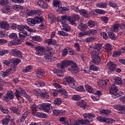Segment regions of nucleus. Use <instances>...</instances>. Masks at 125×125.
<instances>
[{
	"label": "nucleus",
	"instance_id": "obj_1",
	"mask_svg": "<svg viewBox=\"0 0 125 125\" xmlns=\"http://www.w3.org/2000/svg\"><path fill=\"white\" fill-rule=\"evenodd\" d=\"M18 30L20 33L19 37L21 40H24L25 38L29 37L28 33L25 30L28 31V32H30V33H34V32H35V30L30 28V27L26 25H19L18 26Z\"/></svg>",
	"mask_w": 125,
	"mask_h": 125
},
{
	"label": "nucleus",
	"instance_id": "obj_2",
	"mask_svg": "<svg viewBox=\"0 0 125 125\" xmlns=\"http://www.w3.org/2000/svg\"><path fill=\"white\" fill-rule=\"evenodd\" d=\"M69 66H71L68 68V70L72 74H78L79 73V67L78 65L73 61H69Z\"/></svg>",
	"mask_w": 125,
	"mask_h": 125
},
{
	"label": "nucleus",
	"instance_id": "obj_3",
	"mask_svg": "<svg viewBox=\"0 0 125 125\" xmlns=\"http://www.w3.org/2000/svg\"><path fill=\"white\" fill-rule=\"evenodd\" d=\"M15 96H23L26 98L29 97V95L26 94V91L21 87L18 88L15 92Z\"/></svg>",
	"mask_w": 125,
	"mask_h": 125
},
{
	"label": "nucleus",
	"instance_id": "obj_4",
	"mask_svg": "<svg viewBox=\"0 0 125 125\" xmlns=\"http://www.w3.org/2000/svg\"><path fill=\"white\" fill-rule=\"evenodd\" d=\"M36 52L35 54L39 56H42L43 55L45 52V50H47L45 49V47L43 46H37L35 47Z\"/></svg>",
	"mask_w": 125,
	"mask_h": 125
},
{
	"label": "nucleus",
	"instance_id": "obj_5",
	"mask_svg": "<svg viewBox=\"0 0 125 125\" xmlns=\"http://www.w3.org/2000/svg\"><path fill=\"white\" fill-rule=\"evenodd\" d=\"M14 99V94L11 90H9L6 92V96H3V100L6 102H8L10 100Z\"/></svg>",
	"mask_w": 125,
	"mask_h": 125
},
{
	"label": "nucleus",
	"instance_id": "obj_6",
	"mask_svg": "<svg viewBox=\"0 0 125 125\" xmlns=\"http://www.w3.org/2000/svg\"><path fill=\"white\" fill-rule=\"evenodd\" d=\"M71 18L70 16L64 15L61 17L60 22L62 23V26L67 24V21H68L69 24L71 25Z\"/></svg>",
	"mask_w": 125,
	"mask_h": 125
},
{
	"label": "nucleus",
	"instance_id": "obj_7",
	"mask_svg": "<svg viewBox=\"0 0 125 125\" xmlns=\"http://www.w3.org/2000/svg\"><path fill=\"white\" fill-rule=\"evenodd\" d=\"M92 58L93 61L90 62V64H92V63L97 64L100 62V57L98 55V52H94L92 56Z\"/></svg>",
	"mask_w": 125,
	"mask_h": 125
},
{
	"label": "nucleus",
	"instance_id": "obj_8",
	"mask_svg": "<svg viewBox=\"0 0 125 125\" xmlns=\"http://www.w3.org/2000/svg\"><path fill=\"white\" fill-rule=\"evenodd\" d=\"M84 118V121L87 124L90 123V122H93V118L95 117V115L92 114L91 113H84L83 114Z\"/></svg>",
	"mask_w": 125,
	"mask_h": 125
},
{
	"label": "nucleus",
	"instance_id": "obj_9",
	"mask_svg": "<svg viewBox=\"0 0 125 125\" xmlns=\"http://www.w3.org/2000/svg\"><path fill=\"white\" fill-rule=\"evenodd\" d=\"M70 61H62L61 63H57V67L58 69H62L64 70L65 68L69 66V62Z\"/></svg>",
	"mask_w": 125,
	"mask_h": 125
},
{
	"label": "nucleus",
	"instance_id": "obj_10",
	"mask_svg": "<svg viewBox=\"0 0 125 125\" xmlns=\"http://www.w3.org/2000/svg\"><path fill=\"white\" fill-rule=\"evenodd\" d=\"M39 96L44 100L49 99V93L47 90H41Z\"/></svg>",
	"mask_w": 125,
	"mask_h": 125
},
{
	"label": "nucleus",
	"instance_id": "obj_11",
	"mask_svg": "<svg viewBox=\"0 0 125 125\" xmlns=\"http://www.w3.org/2000/svg\"><path fill=\"white\" fill-rule=\"evenodd\" d=\"M50 106H51V105L49 104H42L41 105L38 106V109H39V110H43L44 112L48 113L50 110Z\"/></svg>",
	"mask_w": 125,
	"mask_h": 125
},
{
	"label": "nucleus",
	"instance_id": "obj_12",
	"mask_svg": "<svg viewBox=\"0 0 125 125\" xmlns=\"http://www.w3.org/2000/svg\"><path fill=\"white\" fill-rule=\"evenodd\" d=\"M107 65L108 67V72L110 73L114 72V71H116V69H117V64L111 62H107Z\"/></svg>",
	"mask_w": 125,
	"mask_h": 125
},
{
	"label": "nucleus",
	"instance_id": "obj_13",
	"mask_svg": "<svg viewBox=\"0 0 125 125\" xmlns=\"http://www.w3.org/2000/svg\"><path fill=\"white\" fill-rule=\"evenodd\" d=\"M11 53L14 57L17 58H22V53L17 49H14L11 50Z\"/></svg>",
	"mask_w": 125,
	"mask_h": 125
},
{
	"label": "nucleus",
	"instance_id": "obj_14",
	"mask_svg": "<svg viewBox=\"0 0 125 125\" xmlns=\"http://www.w3.org/2000/svg\"><path fill=\"white\" fill-rule=\"evenodd\" d=\"M10 62L14 65L12 69H15L17 67L16 66L21 62V60L18 58H13L10 60Z\"/></svg>",
	"mask_w": 125,
	"mask_h": 125
},
{
	"label": "nucleus",
	"instance_id": "obj_15",
	"mask_svg": "<svg viewBox=\"0 0 125 125\" xmlns=\"http://www.w3.org/2000/svg\"><path fill=\"white\" fill-rule=\"evenodd\" d=\"M71 25H76V21L80 20V16L78 15H74L72 17L70 16Z\"/></svg>",
	"mask_w": 125,
	"mask_h": 125
},
{
	"label": "nucleus",
	"instance_id": "obj_16",
	"mask_svg": "<svg viewBox=\"0 0 125 125\" xmlns=\"http://www.w3.org/2000/svg\"><path fill=\"white\" fill-rule=\"evenodd\" d=\"M75 79L70 76L65 77L63 79V84H69L70 83H73Z\"/></svg>",
	"mask_w": 125,
	"mask_h": 125
},
{
	"label": "nucleus",
	"instance_id": "obj_17",
	"mask_svg": "<svg viewBox=\"0 0 125 125\" xmlns=\"http://www.w3.org/2000/svg\"><path fill=\"white\" fill-rule=\"evenodd\" d=\"M53 55L51 52H47L44 55V58L47 62H51V61H52Z\"/></svg>",
	"mask_w": 125,
	"mask_h": 125
},
{
	"label": "nucleus",
	"instance_id": "obj_18",
	"mask_svg": "<svg viewBox=\"0 0 125 125\" xmlns=\"http://www.w3.org/2000/svg\"><path fill=\"white\" fill-rule=\"evenodd\" d=\"M12 72V68H8L5 71L2 72V78H6V77H8L9 75H11Z\"/></svg>",
	"mask_w": 125,
	"mask_h": 125
},
{
	"label": "nucleus",
	"instance_id": "obj_19",
	"mask_svg": "<svg viewBox=\"0 0 125 125\" xmlns=\"http://www.w3.org/2000/svg\"><path fill=\"white\" fill-rule=\"evenodd\" d=\"M79 13L84 18H89V13L85 9H81L79 11Z\"/></svg>",
	"mask_w": 125,
	"mask_h": 125
},
{
	"label": "nucleus",
	"instance_id": "obj_20",
	"mask_svg": "<svg viewBox=\"0 0 125 125\" xmlns=\"http://www.w3.org/2000/svg\"><path fill=\"white\" fill-rule=\"evenodd\" d=\"M0 28L4 29V30H9V24L5 21L0 22Z\"/></svg>",
	"mask_w": 125,
	"mask_h": 125
},
{
	"label": "nucleus",
	"instance_id": "obj_21",
	"mask_svg": "<svg viewBox=\"0 0 125 125\" xmlns=\"http://www.w3.org/2000/svg\"><path fill=\"white\" fill-rule=\"evenodd\" d=\"M54 116H62L65 114V111L62 110L55 109L53 111Z\"/></svg>",
	"mask_w": 125,
	"mask_h": 125
},
{
	"label": "nucleus",
	"instance_id": "obj_22",
	"mask_svg": "<svg viewBox=\"0 0 125 125\" xmlns=\"http://www.w3.org/2000/svg\"><path fill=\"white\" fill-rule=\"evenodd\" d=\"M77 28L82 32H85V31H86V29H87V25L85 23H81L78 25Z\"/></svg>",
	"mask_w": 125,
	"mask_h": 125
},
{
	"label": "nucleus",
	"instance_id": "obj_23",
	"mask_svg": "<svg viewBox=\"0 0 125 125\" xmlns=\"http://www.w3.org/2000/svg\"><path fill=\"white\" fill-rule=\"evenodd\" d=\"M44 76V71L42 69H39L36 71V77L39 79H42Z\"/></svg>",
	"mask_w": 125,
	"mask_h": 125
},
{
	"label": "nucleus",
	"instance_id": "obj_24",
	"mask_svg": "<svg viewBox=\"0 0 125 125\" xmlns=\"http://www.w3.org/2000/svg\"><path fill=\"white\" fill-rule=\"evenodd\" d=\"M10 119H11V117L10 115H7L6 116L5 118L1 120V123L3 125H8V123H9V121H10Z\"/></svg>",
	"mask_w": 125,
	"mask_h": 125
},
{
	"label": "nucleus",
	"instance_id": "obj_25",
	"mask_svg": "<svg viewBox=\"0 0 125 125\" xmlns=\"http://www.w3.org/2000/svg\"><path fill=\"white\" fill-rule=\"evenodd\" d=\"M48 20L51 24L54 23V22H55V20H56L55 16L51 13L49 14L48 15Z\"/></svg>",
	"mask_w": 125,
	"mask_h": 125
},
{
	"label": "nucleus",
	"instance_id": "obj_26",
	"mask_svg": "<svg viewBox=\"0 0 125 125\" xmlns=\"http://www.w3.org/2000/svg\"><path fill=\"white\" fill-rule=\"evenodd\" d=\"M115 84H118V85H122L123 84V81L122 79L119 77H116L113 78Z\"/></svg>",
	"mask_w": 125,
	"mask_h": 125
},
{
	"label": "nucleus",
	"instance_id": "obj_27",
	"mask_svg": "<svg viewBox=\"0 0 125 125\" xmlns=\"http://www.w3.org/2000/svg\"><path fill=\"white\" fill-rule=\"evenodd\" d=\"M77 104L78 106H79V107H81V108H83L84 109L86 107V102L84 100L78 101Z\"/></svg>",
	"mask_w": 125,
	"mask_h": 125
},
{
	"label": "nucleus",
	"instance_id": "obj_28",
	"mask_svg": "<svg viewBox=\"0 0 125 125\" xmlns=\"http://www.w3.org/2000/svg\"><path fill=\"white\" fill-rule=\"evenodd\" d=\"M38 4L42 8H44L45 9H46L48 6V5L46 4V3L42 0H39L38 1Z\"/></svg>",
	"mask_w": 125,
	"mask_h": 125
},
{
	"label": "nucleus",
	"instance_id": "obj_29",
	"mask_svg": "<svg viewBox=\"0 0 125 125\" xmlns=\"http://www.w3.org/2000/svg\"><path fill=\"white\" fill-rule=\"evenodd\" d=\"M45 42L46 43H47V44H52V45H54L55 44H56L57 42L55 40H52V38L46 39L45 41Z\"/></svg>",
	"mask_w": 125,
	"mask_h": 125
},
{
	"label": "nucleus",
	"instance_id": "obj_30",
	"mask_svg": "<svg viewBox=\"0 0 125 125\" xmlns=\"http://www.w3.org/2000/svg\"><path fill=\"white\" fill-rule=\"evenodd\" d=\"M118 91V87L115 84H112L109 88V92L111 94L114 93V92H117Z\"/></svg>",
	"mask_w": 125,
	"mask_h": 125
},
{
	"label": "nucleus",
	"instance_id": "obj_31",
	"mask_svg": "<svg viewBox=\"0 0 125 125\" xmlns=\"http://www.w3.org/2000/svg\"><path fill=\"white\" fill-rule=\"evenodd\" d=\"M85 88L86 91H87V92H89V93H93V92H94V90L93 89V88H92L91 86L88 85V84L85 85Z\"/></svg>",
	"mask_w": 125,
	"mask_h": 125
},
{
	"label": "nucleus",
	"instance_id": "obj_32",
	"mask_svg": "<svg viewBox=\"0 0 125 125\" xmlns=\"http://www.w3.org/2000/svg\"><path fill=\"white\" fill-rule=\"evenodd\" d=\"M28 117V112H23L22 113L21 117L20 119V122L21 123H23L25 120H26V118Z\"/></svg>",
	"mask_w": 125,
	"mask_h": 125
},
{
	"label": "nucleus",
	"instance_id": "obj_33",
	"mask_svg": "<svg viewBox=\"0 0 125 125\" xmlns=\"http://www.w3.org/2000/svg\"><path fill=\"white\" fill-rule=\"evenodd\" d=\"M60 93L62 95L64 98H67V97H68V93L67 92V91L65 90V89L64 88L60 89Z\"/></svg>",
	"mask_w": 125,
	"mask_h": 125
},
{
	"label": "nucleus",
	"instance_id": "obj_34",
	"mask_svg": "<svg viewBox=\"0 0 125 125\" xmlns=\"http://www.w3.org/2000/svg\"><path fill=\"white\" fill-rule=\"evenodd\" d=\"M97 7L99 8H106L107 7V3L106 2H100L96 4Z\"/></svg>",
	"mask_w": 125,
	"mask_h": 125
},
{
	"label": "nucleus",
	"instance_id": "obj_35",
	"mask_svg": "<svg viewBox=\"0 0 125 125\" xmlns=\"http://www.w3.org/2000/svg\"><path fill=\"white\" fill-rule=\"evenodd\" d=\"M97 33V31H96V30H90L86 32V35H87V36H95V35H96Z\"/></svg>",
	"mask_w": 125,
	"mask_h": 125
},
{
	"label": "nucleus",
	"instance_id": "obj_36",
	"mask_svg": "<svg viewBox=\"0 0 125 125\" xmlns=\"http://www.w3.org/2000/svg\"><path fill=\"white\" fill-rule=\"evenodd\" d=\"M55 106H59L62 104V99L60 98H57L55 99L54 102Z\"/></svg>",
	"mask_w": 125,
	"mask_h": 125
},
{
	"label": "nucleus",
	"instance_id": "obj_37",
	"mask_svg": "<svg viewBox=\"0 0 125 125\" xmlns=\"http://www.w3.org/2000/svg\"><path fill=\"white\" fill-rule=\"evenodd\" d=\"M10 110L12 113H14L16 115H20V111L16 107H12L10 108Z\"/></svg>",
	"mask_w": 125,
	"mask_h": 125
},
{
	"label": "nucleus",
	"instance_id": "obj_38",
	"mask_svg": "<svg viewBox=\"0 0 125 125\" xmlns=\"http://www.w3.org/2000/svg\"><path fill=\"white\" fill-rule=\"evenodd\" d=\"M0 109L3 114H8V113H9V110L8 109L2 105H0Z\"/></svg>",
	"mask_w": 125,
	"mask_h": 125
},
{
	"label": "nucleus",
	"instance_id": "obj_39",
	"mask_svg": "<svg viewBox=\"0 0 125 125\" xmlns=\"http://www.w3.org/2000/svg\"><path fill=\"white\" fill-rule=\"evenodd\" d=\"M107 83H107V82L105 80H100L99 83V86H101V87L102 88H104V87H105Z\"/></svg>",
	"mask_w": 125,
	"mask_h": 125
},
{
	"label": "nucleus",
	"instance_id": "obj_40",
	"mask_svg": "<svg viewBox=\"0 0 125 125\" xmlns=\"http://www.w3.org/2000/svg\"><path fill=\"white\" fill-rule=\"evenodd\" d=\"M62 27H63V31H65V32L71 31V26L68 24H63V25H62Z\"/></svg>",
	"mask_w": 125,
	"mask_h": 125
},
{
	"label": "nucleus",
	"instance_id": "obj_41",
	"mask_svg": "<svg viewBox=\"0 0 125 125\" xmlns=\"http://www.w3.org/2000/svg\"><path fill=\"white\" fill-rule=\"evenodd\" d=\"M102 46H103L102 43H97L95 44L94 47L95 49L97 50V51L100 52L101 51V50H102Z\"/></svg>",
	"mask_w": 125,
	"mask_h": 125
},
{
	"label": "nucleus",
	"instance_id": "obj_42",
	"mask_svg": "<svg viewBox=\"0 0 125 125\" xmlns=\"http://www.w3.org/2000/svg\"><path fill=\"white\" fill-rule=\"evenodd\" d=\"M27 22L28 25H30V26H35V25H36V21H35V19L31 18L28 19L27 20Z\"/></svg>",
	"mask_w": 125,
	"mask_h": 125
},
{
	"label": "nucleus",
	"instance_id": "obj_43",
	"mask_svg": "<svg viewBox=\"0 0 125 125\" xmlns=\"http://www.w3.org/2000/svg\"><path fill=\"white\" fill-rule=\"evenodd\" d=\"M52 83L53 85H54L56 88H60V89H61L60 88H61V85L58 83L57 80H53Z\"/></svg>",
	"mask_w": 125,
	"mask_h": 125
},
{
	"label": "nucleus",
	"instance_id": "obj_44",
	"mask_svg": "<svg viewBox=\"0 0 125 125\" xmlns=\"http://www.w3.org/2000/svg\"><path fill=\"white\" fill-rule=\"evenodd\" d=\"M104 48L107 50V51H110L113 49V46L111 44L107 43L104 45Z\"/></svg>",
	"mask_w": 125,
	"mask_h": 125
},
{
	"label": "nucleus",
	"instance_id": "obj_45",
	"mask_svg": "<svg viewBox=\"0 0 125 125\" xmlns=\"http://www.w3.org/2000/svg\"><path fill=\"white\" fill-rule=\"evenodd\" d=\"M60 0H54L53 1V5L54 7H60Z\"/></svg>",
	"mask_w": 125,
	"mask_h": 125
},
{
	"label": "nucleus",
	"instance_id": "obj_46",
	"mask_svg": "<svg viewBox=\"0 0 125 125\" xmlns=\"http://www.w3.org/2000/svg\"><path fill=\"white\" fill-rule=\"evenodd\" d=\"M122 54V51H114L112 53L113 57L116 58V57H119L120 55Z\"/></svg>",
	"mask_w": 125,
	"mask_h": 125
},
{
	"label": "nucleus",
	"instance_id": "obj_47",
	"mask_svg": "<svg viewBox=\"0 0 125 125\" xmlns=\"http://www.w3.org/2000/svg\"><path fill=\"white\" fill-rule=\"evenodd\" d=\"M108 35L109 38H110V39H111V40H116V39H117V37H116V35L112 32H108Z\"/></svg>",
	"mask_w": 125,
	"mask_h": 125
},
{
	"label": "nucleus",
	"instance_id": "obj_48",
	"mask_svg": "<svg viewBox=\"0 0 125 125\" xmlns=\"http://www.w3.org/2000/svg\"><path fill=\"white\" fill-rule=\"evenodd\" d=\"M34 20L35 21L36 24H40V23H42L43 21L42 18L36 17V18H34Z\"/></svg>",
	"mask_w": 125,
	"mask_h": 125
},
{
	"label": "nucleus",
	"instance_id": "obj_49",
	"mask_svg": "<svg viewBox=\"0 0 125 125\" xmlns=\"http://www.w3.org/2000/svg\"><path fill=\"white\" fill-rule=\"evenodd\" d=\"M96 25V22L93 21H89L88 22V26L90 27V28H93V27H95Z\"/></svg>",
	"mask_w": 125,
	"mask_h": 125
},
{
	"label": "nucleus",
	"instance_id": "obj_50",
	"mask_svg": "<svg viewBox=\"0 0 125 125\" xmlns=\"http://www.w3.org/2000/svg\"><path fill=\"white\" fill-rule=\"evenodd\" d=\"M9 53V50L4 49L0 50V56H3L5 54H8Z\"/></svg>",
	"mask_w": 125,
	"mask_h": 125
},
{
	"label": "nucleus",
	"instance_id": "obj_51",
	"mask_svg": "<svg viewBox=\"0 0 125 125\" xmlns=\"http://www.w3.org/2000/svg\"><path fill=\"white\" fill-rule=\"evenodd\" d=\"M31 110L32 111V114L33 115H35L36 113H37V106H36V104H32L30 106Z\"/></svg>",
	"mask_w": 125,
	"mask_h": 125
},
{
	"label": "nucleus",
	"instance_id": "obj_52",
	"mask_svg": "<svg viewBox=\"0 0 125 125\" xmlns=\"http://www.w3.org/2000/svg\"><path fill=\"white\" fill-rule=\"evenodd\" d=\"M118 29H119V24H115L111 27V31L112 32H117Z\"/></svg>",
	"mask_w": 125,
	"mask_h": 125
},
{
	"label": "nucleus",
	"instance_id": "obj_53",
	"mask_svg": "<svg viewBox=\"0 0 125 125\" xmlns=\"http://www.w3.org/2000/svg\"><path fill=\"white\" fill-rule=\"evenodd\" d=\"M100 20L104 22V23L107 24V23H108V21H109V18L105 16H103L100 18Z\"/></svg>",
	"mask_w": 125,
	"mask_h": 125
},
{
	"label": "nucleus",
	"instance_id": "obj_54",
	"mask_svg": "<svg viewBox=\"0 0 125 125\" xmlns=\"http://www.w3.org/2000/svg\"><path fill=\"white\" fill-rule=\"evenodd\" d=\"M33 70V66L31 65H28L25 67V69L23 70V73H28L30 71Z\"/></svg>",
	"mask_w": 125,
	"mask_h": 125
},
{
	"label": "nucleus",
	"instance_id": "obj_55",
	"mask_svg": "<svg viewBox=\"0 0 125 125\" xmlns=\"http://www.w3.org/2000/svg\"><path fill=\"white\" fill-rule=\"evenodd\" d=\"M90 69L92 71H98L99 70V68L98 67L92 64H90V66H89Z\"/></svg>",
	"mask_w": 125,
	"mask_h": 125
},
{
	"label": "nucleus",
	"instance_id": "obj_56",
	"mask_svg": "<svg viewBox=\"0 0 125 125\" xmlns=\"http://www.w3.org/2000/svg\"><path fill=\"white\" fill-rule=\"evenodd\" d=\"M95 40V37H90L85 39V42H91Z\"/></svg>",
	"mask_w": 125,
	"mask_h": 125
},
{
	"label": "nucleus",
	"instance_id": "obj_57",
	"mask_svg": "<svg viewBox=\"0 0 125 125\" xmlns=\"http://www.w3.org/2000/svg\"><path fill=\"white\" fill-rule=\"evenodd\" d=\"M97 121L99 122H101V123H105L106 118L103 117L102 116H99L97 117Z\"/></svg>",
	"mask_w": 125,
	"mask_h": 125
},
{
	"label": "nucleus",
	"instance_id": "obj_58",
	"mask_svg": "<svg viewBox=\"0 0 125 125\" xmlns=\"http://www.w3.org/2000/svg\"><path fill=\"white\" fill-rule=\"evenodd\" d=\"M115 121L114 119H112L110 118H105V122L106 124H113V123H115Z\"/></svg>",
	"mask_w": 125,
	"mask_h": 125
},
{
	"label": "nucleus",
	"instance_id": "obj_59",
	"mask_svg": "<svg viewBox=\"0 0 125 125\" xmlns=\"http://www.w3.org/2000/svg\"><path fill=\"white\" fill-rule=\"evenodd\" d=\"M70 124L71 125H80L78 121H76L74 119H71L70 120Z\"/></svg>",
	"mask_w": 125,
	"mask_h": 125
},
{
	"label": "nucleus",
	"instance_id": "obj_60",
	"mask_svg": "<svg viewBox=\"0 0 125 125\" xmlns=\"http://www.w3.org/2000/svg\"><path fill=\"white\" fill-rule=\"evenodd\" d=\"M36 116L38 117V118H46V115L44 113H42L38 112L36 114Z\"/></svg>",
	"mask_w": 125,
	"mask_h": 125
},
{
	"label": "nucleus",
	"instance_id": "obj_61",
	"mask_svg": "<svg viewBox=\"0 0 125 125\" xmlns=\"http://www.w3.org/2000/svg\"><path fill=\"white\" fill-rule=\"evenodd\" d=\"M58 34L60 36H62L63 37H66L67 36H69V34H68V33L62 31H58Z\"/></svg>",
	"mask_w": 125,
	"mask_h": 125
},
{
	"label": "nucleus",
	"instance_id": "obj_62",
	"mask_svg": "<svg viewBox=\"0 0 125 125\" xmlns=\"http://www.w3.org/2000/svg\"><path fill=\"white\" fill-rule=\"evenodd\" d=\"M95 12H96V13H98V14H102V15L105 14V13H106V11H105V10H101L99 9H96Z\"/></svg>",
	"mask_w": 125,
	"mask_h": 125
},
{
	"label": "nucleus",
	"instance_id": "obj_63",
	"mask_svg": "<svg viewBox=\"0 0 125 125\" xmlns=\"http://www.w3.org/2000/svg\"><path fill=\"white\" fill-rule=\"evenodd\" d=\"M35 84L38 87H42L44 86L45 85V83L43 82H37Z\"/></svg>",
	"mask_w": 125,
	"mask_h": 125
},
{
	"label": "nucleus",
	"instance_id": "obj_64",
	"mask_svg": "<svg viewBox=\"0 0 125 125\" xmlns=\"http://www.w3.org/2000/svg\"><path fill=\"white\" fill-rule=\"evenodd\" d=\"M9 3V1L8 0H0V5H6V4H8Z\"/></svg>",
	"mask_w": 125,
	"mask_h": 125
}]
</instances>
